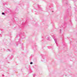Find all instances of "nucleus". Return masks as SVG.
I'll return each mask as SVG.
<instances>
[{
  "label": "nucleus",
  "mask_w": 77,
  "mask_h": 77,
  "mask_svg": "<svg viewBox=\"0 0 77 77\" xmlns=\"http://www.w3.org/2000/svg\"><path fill=\"white\" fill-rule=\"evenodd\" d=\"M42 61L43 62H46L47 60H46V59H45V58H43L42 59Z\"/></svg>",
  "instance_id": "obj_1"
},
{
  "label": "nucleus",
  "mask_w": 77,
  "mask_h": 77,
  "mask_svg": "<svg viewBox=\"0 0 77 77\" xmlns=\"http://www.w3.org/2000/svg\"><path fill=\"white\" fill-rule=\"evenodd\" d=\"M54 41L57 45V40L54 38Z\"/></svg>",
  "instance_id": "obj_2"
},
{
  "label": "nucleus",
  "mask_w": 77,
  "mask_h": 77,
  "mask_svg": "<svg viewBox=\"0 0 77 77\" xmlns=\"http://www.w3.org/2000/svg\"><path fill=\"white\" fill-rule=\"evenodd\" d=\"M38 7L39 8V9L40 10H41V11H42V8H40L41 6L39 5H38Z\"/></svg>",
  "instance_id": "obj_3"
},
{
  "label": "nucleus",
  "mask_w": 77,
  "mask_h": 77,
  "mask_svg": "<svg viewBox=\"0 0 77 77\" xmlns=\"http://www.w3.org/2000/svg\"><path fill=\"white\" fill-rule=\"evenodd\" d=\"M72 0L74 2H77V0Z\"/></svg>",
  "instance_id": "obj_4"
},
{
  "label": "nucleus",
  "mask_w": 77,
  "mask_h": 77,
  "mask_svg": "<svg viewBox=\"0 0 77 77\" xmlns=\"http://www.w3.org/2000/svg\"><path fill=\"white\" fill-rule=\"evenodd\" d=\"M2 15H5V13H4V12H2Z\"/></svg>",
  "instance_id": "obj_5"
},
{
  "label": "nucleus",
  "mask_w": 77,
  "mask_h": 77,
  "mask_svg": "<svg viewBox=\"0 0 77 77\" xmlns=\"http://www.w3.org/2000/svg\"><path fill=\"white\" fill-rule=\"evenodd\" d=\"M74 9H75V11H76L77 10V8H74Z\"/></svg>",
  "instance_id": "obj_6"
},
{
  "label": "nucleus",
  "mask_w": 77,
  "mask_h": 77,
  "mask_svg": "<svg viewBox=\"0 0 77 77\" xmlns=\"http://www.w3.org/2000/svg\"><path fill=\"white\" fill-rule=\"evenodd\" d=\"M11 51V50H10V49H8L7 50V51Z\"/></svg>",
  "instance_id": "obj_7"
},
{
  "label": "nucleus",
  "mask_w": 77,
  "mask_h": 77,
  "mask_svg": "<svg viewBox=\"0 0 77 77\" xmlns=\"http://www.w3.org/2000/svg\"><path fill=\"white\" fill-rule=\"evenodd\" d=\"M32 63H33V62H31L30 63V64H31V65L32 64Z\"/></svg>",
  "instance_id": "obj_8"
},
{
  "label": "nucleus",
  "mask_w": 77,
  "mask_h": 77,
  "mask_svg": "<svg viewBox=\"0 0 77 77\" xmlns=\"http://www.w3.org/2000/svg\"><path fill=\"white\" fill-rule=\"evenodd\" d=\"M61 29H60V33H61Z\"/></svg>",
  "instance_id": "obj_9"
},
{
  "label": "nucleus",
  "mask_w": 77,
  "mask_h": 77,
  "mask_svg": "<svg viewBox=\"0 0 77 77\" xmlns=\"http://www.w3.org/2000/svg\"><path fill=\"white\" fill-rule=\"evenodd\" d=\"M66 5H68V3L67 2H66Z\"/></svg>",
  "instance_id": "obj_10"
},
{
  "label": "nucleus",
  "mask_w": 77,
  "mask_h": 77,
  "mask_svg": "<svg viewBox=\"0 0 77 77\" xmlns=\"http://www.w3.org/2000/svg\"><path fill=\"white\" fill-rule=\"evenodd\" d=\"M70 23H71V24H72V23L71 22V21H70Z\"/></svg>",
  "instance_id": "obj_11"
},
{
  "label": "nucleus",
  "mask_w": 77,
  "mask_h": 77,
  "mask_svg": "<svg viewBox=\"0 0 77 77\" xmlns=\"http://www.w3.org/2000/svg\"><path fill=\"white\" fill-rule=\"evenodd\" d=\"M33 75H34V76H35V74H34Z\"/></svg>",
  "instance_id": "obj_12"
},
{
  "label": "nucleus",
  "mask_w": 77,
  "mask_h": 77,
  "mask_svg": "<svg viewBox=\"0 0 77 77\" xmlns=\"http://www.w3.org/2000/svg\"><path fill=\"white\" fill-rule=\"evenodd\" d=\"M49 39V37H48V39Z\"/></svg>",
  "instance_id": "obj_13"
},
{
  "label": "nucleus",
  "mask_w": 77,
  "mask_h": 77,
  "mask_svg": "<svg viewBox=\"0 0 77 77\" xmlns=\"http://www.w3.org/2000/svg\"><path fill=\"white\" fill-rule=\"evenodd\" d=\"M65 1H66V2H67V1H66V0Z\"/></svg>",
  "instance_id": "obj_14"
},
{
  "label": "nucleus",
  "mask_w": 77,
  "mask_h": 77,
  "mask_svg": "<svg viewBox=\"0 0 77 77\" xmlns=\"http://www.w3.org/2000/svg\"><path fill=\"white\" fill-rule=\"evenodd\" d=\"M52 12H53V11H52Z\"/></svg>",
  "instance_id": "obj_15"
},
{
  "label": "nucleus",
  "mask_w": 77,
  "mask_h": 77,
  "mask_svg": "<svg viewBox=\"0 0 77 77\" xmlns=\"http://www.w3.org/2000/svg\"><path fill=\"white\" fill-rule=\"evenodd\" d=\"M16 37H17V35L16 36Z\"/></svg>",
  "instance_id": "obj_16"
},
{
  "label": "nucleus",
  "mask_w": 77,
  "mask_h": 77,
  "mask_svg": "<svg viewBox=\"0 0 77 77\" xmlns=\"http://www.w3.org/2000/svg\"><path fill=\"white\" fill-rule=\"evenodd\" d=\"M0 35H1L0 34Z\"/></svg>",
  "instance_id": "obj_17"
}]
</instances>
